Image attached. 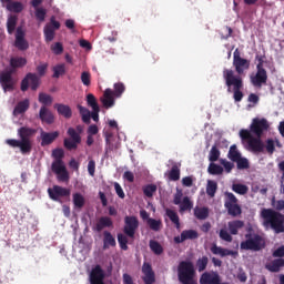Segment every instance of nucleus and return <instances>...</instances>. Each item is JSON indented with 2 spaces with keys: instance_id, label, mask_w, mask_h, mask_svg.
Here are the masks:
<instances>
[{
  "instance_id": "1",
  "label": "nucleus",
  "mask_w": 284,
  "mask_h": 284,
  "mask_svg": "<svg viewBox=\"0 0 284 284\" xmlns=\"http://www.w3.org/2000/svg\"><path fill=\"white\" fill-rule=\"evenodd\" d=\"M233 65L235 68V72L232 69L223 70V79L225 81V85L227 88V92H232L233 88V99L235 103H241L243 101V78L241 74L245 72V70H250V60L241 57V52L236 49L233 53Z\"/></svg>"
},
{
  "instance_id": "2",
  "label": "nucleus",
  "mask_w": 284,
  "mask_h": 284,
  "mask_svg": "<svg viewBox=\"0 0 284 284\" xmlns=\"http://www.w3.org/2000/svg\"><path fill=\"white\" fill-rule=\"evenodd\" d=\"M265 132H270V121L265 118H254L250 124V130H240V139L246 150L261 153L265 150V144L261 140Z\"/></svg>"
},
{
  "instance_id": "3",
  "label": "nucleus",
  "mask_w": 284,
  "mask_h": 284,
  "mask_svg": "<svg viewBox=\"0 0 284 284\" xmlns=\"http://www.w3.org/2000/svg\"><path fill=\"white\" fill-rule=\"evenodd\" d=\"M37 134V129L22 126L18 130L20 140L8 139L6 140L7 145L10 148H20L21 154H30L32 152V142L30 139Z\"/></svg>"
},
{
  "instance_id": "4",
  "label": "nucleus",
  "mask_w": 284,
  "mask_h": 284,
  "mask_svg": "<svg viewBox=\"0 0 284 284\" xmlns=\"http://www.w3.org/2000/svg\"><path fill=\"white\" fill-rule=\"evenodd\" d=\"M261 216L264 220V225H270L275 234H283L284 232V215L272 209H263Z\"/></svg>"
},
{
  "instance_id": "5",
  "label": "nucleus",
  "mask_w": 284,
  "mask_h": 284,
  "mask_svg": "<svg viewBox=\"0 0 284 284\" xmlns=\"http://www.w3.org/2000/svg\"><path fill=\"white\" fill-rule=\"evenodd\" d=\"M196 271L194 270V263L190 261H182L178 266V278L182 284H196L194 276Z\"/></svg>"
},
{
  "instance_id": "6",
  "label": "nucleus",
  "mask_w": 284,
  "mask_h": 284,
  "mask_svg": "<svg viewBox=\"0 0 284 284\" xmlns=\"http://www.w3.org/2000/svg\"><path fill=\"white\" fill-rule=\"evenodd\" d=\"M246 241L241 242L240 247L241 250H252L253 252H260V250H263L265 247V241H263V237L258 234H246L245 235Z\"/></svg>"
},
{
  "instance_id": "7",
  "label": "nucleus",
  "mask_w": 284,
  "mask_h": 284,
  "mask_svg": "<svg viewBox=\"0 0 284 284\" xmlns=\"http://www.w3.org/2000/svg\"><path fill=\"white\" fill-rule=\"evenodd\" d=\"M13 70L4 69L0 72V85L3 92H14V87L17 85V80L12 75Z\"/></svg>"
},
{
  "instance_id": "8",
  "label": "nucleus",
  "mask_w": 284,
  "mask_h": 284,
  "mask_svg": "<svg viewBox=\"0 0 284 284\" xmlns=\"http://www.w3.org/2000/svg\"><path fill=\"white\" fill-rule=\"evenodd\" d=\"M67 134L69 138L64 139L63 141L65 150H77V148H79L81 143V134H79V132H77V129L72 126L68 129Z\"/></svg>"
},
{
  "instance_id": "9",
  "label": "nucleus",
  "mask_w": 284,
  "mask_h": 284,
  "mask_svg": "<svg viewBox=\"0 0 284 284\" xmlns=\"http://www.w3.org/2000/svg\"><path fill=\"white\" fill-rule=\"evenodd\" d=\"M136 230H139V217L134 215H126L124 217L123 227V233L125 234V236H129V239H134Z\"/></svg>"
},
{
  "instance_id": "10",
  "label": "nucleus",
  "mask_w": 284,
  "mask_h": 284,
  "mask_svg": "<svg viewBox=\"0 0 284 284\" xmlns=\"http://www.w3.org/2000/svg\"><path fill=\"white\" fill-rule=\"evenodd\" d=\"M48 194L51 201L61 203V199L70 197L71 191L70 189L60 185H53L52 187L48 189Z\"/></svg>"
},
{
  "instance_id": "11",
  "label": "nucleus",
  "mask_w": 284,
  "mask_h": 284,
  "mask_svg": "<svg viewBox=\"0 0 284 284\" xmlns=\"http://www.w3.org/2000/svg\"><path fill=\"white\" fill-rule=\"evenodd\" d=\"M51 170L58 176V181H70V174L68 173V169H65V163L63 160H54L51 164Z\"/></svg>"
},
{
  "instance_id": "12",
  "label": "nucleus",
  "mask_w": 284,
  "mask_h": 284,
  "mask_svg": "<svg viewBox=\"0 0 284 284\" xmlns=\"http://www.w3.org/2000/svg\"><path fill=\"white\" fill-rule=\"evenodd\" d=\"M39 83L40 79L37 73H28L21 81L20 90L22 92H28V88H30L31 84V90L34 92L39 89Z\"/></svg>"
},
{
  "instance_id": "13",
  "label": "nucleus",
  "mask_w": 284,
  "mask_h": 284,
  "mask_svg": "<svg viewBox=\"0 0 284 284\" xmlns=\"http://www.w3.org/2000/svg\"><path fill=\"white\" fill-rule=\"evenodd\" d=\"M59 28H61V23L57 21V18L54 16H52L50 18V23H47L43 30L44 40L47 43H50V41H54V31L59 30Z\"/></svg>"
},
{
  "instance_id": "14",
  "label": "nucleus",
  "mask_w": 284,
  "mask_h": 284,
  "mask_svg": "<svg viewBox=\"0 0 284 284\" xmlns=\"http://www.w3.org/2000/svg\"><path fill=\"white\" fill-rule=\"evenodd\" d=\"M90 284H105V271L101 265H95L89 274Z\"/></svg>"
},
{
  "instance_id": "15",
  "label": "nucleus",
  "mask_w": 284,
  "mask_h": 284,
  "mask_svg": "<svg viewBox=\"0 0 284 284\" xmlns=\"http://www.w3.org/2000/svg\"><path fill=\"white\" fill-rule=\"evenodd\" d=\"M14 47L18 48L21 52H24V50L30 48V43H28V40H26V31L22 27H18L16 30Z\"/></svg>"
},
{
  "instance_id": "16",
  "label": "nucleus",
  "mask_w": 284,
  "mask_h": 284,
  "mask_svg": "<svg viewBox=\"0 0 284 284\" xmlns=\"http://www.w3.org/2000/svg\"><path fill=\"white\" fill-rule=\"evenodd\" d=\"M256 74L251 77V83L254 88H263L267 83V70L256 69Z\"/></svg>"
},
{
  "instance_id": "17",
  "label": "nucleus",
  "mask_w": 284,
  "mask_h": 284,
  "mask_svg": "<svg viewBox=\"0 0 284 284\" xmlns=\"http://www.w3.org/2000/svg\"><path fill=\"white\" fill-rule=\"evenodd\" d=\"M195 239H199V232L194 230H184L182 231L181 236L174 237V243L179 245L185 243V241H195Z\"/></svg>"
},
{
  "instance_id": "18",
  "label": "nucleus",
  "mask_w": 284,
  "mask_h": 284,
  "mask_svg": "<svg viewBox=\"0 0 284 284\" xmlns=\"http://www.w3.org/2000/svg\"><path fill=\"white\" fill-rule=\"evenodd\" d=\"M142 273L144 274L143 281L145 284H154L156 277L154 275V270H152V264L144 262L142 265Z\"/></svg>"
},
{
  "instance_id": "19",
  "label": "nucleus",
  "mask_w": 284,
  "mask_h": 284,
  "mask_svg": "<svg viewBox=\"0 0 284 284\" xmlns=\"http://www.w3.org/2000/svg\"><path fill=\"white\" fill-rule=\"evenodd\" d=\"M40 138H41L42 148H45V145H52V143H54V141L59 139V131H54V132L41 131Z\"/></svg>"
},
{
  "instance_id": "20",
  "label": "nucleus",
  "mask_w": 284,
  "mask_h": 284,
  "mask_svg": "<svg viewBox=\"0 0 284 284\" xmlns=\"http://www.w3.org/2000/svg\"><path fill=\"white\" fill-rule=\"evenodd\" d=\"M39 119L42 123H47V125L54 123V114H52V111L45 108V105L40 108Z\"/></svg>"
},
{
  "instance_id": "21",
  "label": "nucleus",
  "mask_w": 284,
  "mask_h": 284,
  "mask_svg": "<svg viewBox=\"0 0 284 284\" xmlns=\"http://www.w3.org/2000/svg\"><path fill=\"white\" fill-rule=\"evenodd\" d=\"M221 283V276L219 273H203L200 277V284H219Z\"/></svg>"
},
{
  "instance_id": "22",
  "label": "nucleus",
  "mask_w": 284,
  "mask_h": 284,
  "mask_svg": "<svg viewBox=\"0 0 284 284\" xmlns=\"http://www.w3.org/2000/svg\"><path fill=\"white\" fill-rule=\"evenodd\" d=\"M211 252L212 254H215L216 256H221L222 258L225 256H236L239 254V252L236 251L223 248L221 246H217L216 244H213L211 246Z\"/></svg>"
},
{
  "instance_id": "23",
  "label": "nucleus",
  "mask_w": 284,
  "mask_h": 284,
  "mask_svg": "<svg viewBox=\"0 0 284 284\" xmlns=\"http://www.w3.org/2000/svg\"><path fill=\"white\" fill-rule=\"evenodd\" d=\"M10 68L7 70H13V74L17 72L18 68H23L28 64V60L23 57H13L10 59Z\"/></svg>"
},
{
  "instance_id": "24",
  "label": "nucleus",
  "mask_w": 284,
  "mask_h": 284,
  "mask_svg": "<svg viewBox=\"0 0 284 284\" xmlns=\"http://www.w3.org/2000/svg\"><path fill=\"white\" fill-rule=\"evenodd\" d=\"M101 103L103 108L110 110L114 105V94L112 93V89H105L103 93V98H101Z\"/></svg>"
},
{
  "instance_id": "25",
  "label": "nucleus",
  "mask_w": 284,
  "mask_h": 284,
  "mask_svg": "<svg viewBox=\"0 0 284 284\" xmlns=\"http://www.w3.org/2000/svg\"><path fill=\"white\" fill-rule=\"evenodd\" d=\"M54 109L64 119H72V109L68 104L55 103Z\"/></svg>"
},
{
  "instance_id": "26",
  "label": "nucleus",
  "mask_w": 284,
  "mask_h": 284,
  "mask_svg": "<svg viewBox=\"0 0 284 284\" xmlns=\"http://www.w3.org/2000/svg\"><path fill=\"white\" fill-rule=\"evenodd\" d=\"M103 250H109L110 247H116V240L110 233V231L103 232Z\"/></svg>"
},
{
  "instance_id": "27",
  "label": "nucleus",
  "mask_w": 284,
  "mask_h": 284,
  "mask_svg": "<svg viewBox=\"0 0 284 284\" xmlns=\"http://www.w3.org/2000/svg\"><path fill=\"white\" fill-rule=\"evenodd\" d=\"M243 227H245V222L241 220H234L229 222V232L233 236H236V234H239V230H243Z\"/></svg>"
},
{
  "instance_id": "28",
  "label": "nucleus",
  "mask_w": 284,
  "mask_h": 284,
  "mask_svg": "<svg viewBox=\"0 0 284 284\" xmlns=\"http://www.w3.org/2000/svg\"><path fill=\"white\" fill-rule=\"evenodd\" d=\"M165 214L171 223L175 225L176 230H181V219L179 217V214L172 209H166Z\"/></svg>"
},
{
  "instance_id": "29",
  "label": "nucleus",
  "mask_w": 284,
  "mask_h": 284,
  "mask_svg": "<svg viewBox=\"0 0 284 284\" xmlns=\"http://www.w3.org/2000/svg\"><path fill=\"white\" fill-rule=\"evenodd\" d=\"M30 109V100L26 99L23 101L18 102L13 110V114H26Z\"/></svg>"
},
{
  "instance_id": "30",
  "label": "nucleus",
  "mask_w": 284,
  "mask_h": 284,
  "mask_svg": "<svg viewBox=\"0 0 284 284\" xmlns=\"http://www.w3.org/2000/svg\"><path fill=\"white\" fill-rule=\"evenodd\" d=\"M112 225H113V222L111 217L102 216L99 219L95 225V230L97 232H102L104 227H112Z\"/></svg>"
},
{
  "instance_id": "31",
  "label": "nucleus",
  "mask_w": 284,
  "mask_h": 284,
  "mask_svg": "<svg viewBox=\"0 0 284 284\" xmlns=\"http://www.w3.org/2000/svg\"><path fill=\"white\" fill-rule=\"evenodd\" d=\"M281 267H284V258H276L270 264H266V270H268V272H281Z\"/></svg>"
},
{
  "instance_id": "32",
  "label": "nucleus",
  "mask_w": 284,
  "mask_h": 284,
  "mask_svg": "<svg viewBox=\"0 0 284 284\" xmlns=\"http://www.w3.org/2000/svg\"><path fill=\"white\" fill-rule=\"evenodd\" d=\"M180 205V214H183V212H191L192 207H194V203L192 200H190V196H184L182 199V203Z\"/></svg>"
},
{
  "instance_id": "33",
  "label": "nucleus",
  "mask_w": 284,
  "mask_h": 284,
  "mask_svg": "<svg viewBox=\"0 0 284 284\" xmlns=\"http://www.w3.org/2000/svg\"><path fill=\"white\" fill-rule=\"evenodd\" d=\"M216 190H219V184L214 180H209L206 183V194L211 199L216 196Z\"/></svg>"
},
{
  "instance_id": "34",
  "label": "nucleus",
  "mask_w": 284,
  "mask_h": 284,
  "mask_svg": "<svg viewBox=\"0 0 284 284\" xmlns=\"http://www.w3.org/2000/svg\"><path fill=\"white\" fill-rule=\"evenodd\" d=\"M194 216L197 217L199 221H205L207 216H210V209L207 207H195Z\"/></svg>"
},
{
  "instance_id": "35",
  "label": "nucleus",
  "mask_w": 284,
  "mask_h": 284,
  "mask_svg": "<svg viewBox=\"0 0 284 284\" xmlns=\"http://www.w3.org/2000/svg\"><path fill=\"white\" fill-rule=\"evenodd\" d=\"M123 92H125V84L122 82H116L113 84L112 94L115 99H121V97H123Z\"/></svg>"
},
{
  "instance_id": "36",
  "label": "nucleus",
  "mask_w": 284,
  "mask_h": 284,
  "mask_svg": "<svg viewBox=\"0 0 284 284\" xmlns=\"http://www.w3.org/2000/svg\"><path fill=\"white\" fill-rule=\"evenodd\" d=\"M19 18L17 16H10L7 20V31L9 34H13L17 30V21Z\"/></svg>"
},
{
  "instance_id": "37",
  "label": "nucleus",
  "mask_w": 284,
  "mask_h": 284,
  "mask_svg": "<svg viewBox=\"0 0 284 284\" xmlns=\"http://www.w3.org/2000/svg\"><path fill=\"white\" fill-rule=\"evenodd\" d=\"M207 172H209V174H212L213 176H219V175L223 174V166H221L214 162H211L209 164Z\"/></svg>"
},
{
  "instance_id": "38",
  "label": "nucleus",
  "mask_w": 284,
  "mask_h": 284,
  "mask_svg": "<svg viewBox=\"0 0 284 284\" xmlns=\"http://www.w3.org/2000/svg\"><path fill=\"white\" fill-rule=\"evenodd\" d=\"M149 246L153 254H156V256H161V254H163V246L155 240H150Z\"/></svg>"
},
{
  "instance_id": "39",
  "label": "nucleus",
  "mask_w": 284,
  "mask_h": 284,
  "mask_svg": "<svg viewBox=\"0 0 284 284\" xmlns=\"http://www.w3.org/2000/svg\"><path fill=\"white\" fill-rule=\"evenodd\" d=\"M232 190L235 192V194H240L241 196H245V194L250 192V187L241 183L232 184Z\"/></svg>"
},
{
  "instance_id": "40",
  "label": "nucleus",
  "mask_w": 284,
  "mask_h": 284,
  "mask_svg": "<svg viewBox=\"0 0 284 284\" xmlns=\"http://www.w3.org/2000/svg\"><path fill=\"white\" fill-rule=\"evenodd\" d=\"M73 205L78 210H81L85 205V197L81 193H73Z\"/></svg>"
},
{
  "instance_id": "41",
  "label": "nucleus",
  "mask_w": 284,
  "mask_h": 284,
  "mask_svg": "<svg viewBox=\"0 0 284 284\" xmlns=\"http://www.w3.org/2000/svg\"><path fill=\"white\" fill-rule=\"evenodd\" d=\"M227 158L230 159V161H233V163L235 161H239V159L241 158V152H239V149L236 148V144H233V145L230 146Z\"/></svg>"
},
{
  "instance_id": "42",
  "label": "nucleus",
  "mask_w": 284,
  "mask_h": 284,
  "mask_svg": "<svg viewBox=\"0 0 284 284\" xmlns=\"http://www.w3.org/2000/svg\"><path fill=\"white\" fill-rule=\"evenodd\" d=\"M225 201H224V207H227L230 205H235L239 203V199H236V195L232 192H225L224 193Z\"/></svg>"
},
{
  "instance_id": "43",
  "label": "nucleus",
  "mask_w": 284,
  "mask_h": 284,
  "mask_svg": "<svg viewBox=\"0 0 284 284\" xmlns=\"http://www.w3.org/2000/svg\"><path fill=\"white\" fill-rule=\"evenodd\" d=\"M7 10H9V12H23V3L18 2V1H13L10 2L9 4L6 6Z\"/></svg>"
},
{
  "instance_id": "44",
  "label": "nucleus",
  "mask_w": 284,
  "mask_h": 284,
  "mask_svg": "<svg viewBox=\"0 0 284 284\" xmlns=\"http://www.w3.org/2000/svg\"><path fill=\"white\" fill-rule=\"evenodd\" d=\"M225 210H227L230 216H240V214H242L241 205H239V203L225 206Z\"/></svg>"
},
{
  "instance_id": "45",
  "label": "nucleus",
  "mask_w": 284,
  "mask_h": 284,
  "mask_svg": "<svg viewBox=\"0 0 284 284\" xmlns=\"http://www.w3.org/2000/svg\"><path fill=\"white\" fill-rule=\"evenodd\" d=\"M169 179L170 181H179L181 179V169L176 164L171 168Z\"/></svg>"
},
{
  "instance_id": "46",
  "label": "nucleus",
  "mask_w": 284,
  "mask_h": 284,
  "mask_svg": "<svg viewBox=\"0 0 284 284\" xmlns=\"http://www.w3.org/2000/svg\"><path fill=\"white\" fill-rule=\"evenodd\" d=\"M143 194L148 199H152L154 196V193H156V185L155 184H149L143 186Z\"/></svg>"
},
{
  "instance_id": "47",
  "label": "nucleus",
  "mask_w": 284,
  "mask_h": 284,
  "mask_svg": "<svg viewBox=\"0 0 284 284\" xmlns=\"http://www.w3.org/2000/svg\"><path fill=\"white\" fill-rule=\"evenodd\" d=\"M207 263H210V260L207 256H202L196 261V268L199 272H205L207 270Z\"/></svg>"
},
{
  "instance_id": "48",
  "label": "nucleus",
  "mask_w": 284,
  "mask_h": 284,
  "mask_svg": "<svg viewBox=\"0 0 284 284\" xmlns=\"http://www.w3.org/2000/svg\"><path fill=\"white\" fill-rule=\"evenodd\" d=\"M220 156H221V151H219V148H216V145H213L209 153V161L211 163H215V161H219Z\"/></svg>"
},
{
  "instance_id": "49",
  "label": "nucleus",
  "mask_w": 284,
  "mask_h": 284,
  "mask_svg": "<svg viewBox=\"0 0 284 284\" xmlns=\"http://www.w3.org/2000/svg\"><path fill=\"white\" fill-rule=\"evenodd\" d=\"M234 163H236L237 170H250V160L246 158L241 156L240 159L235 160Z\"/></svg>"
},
{
  "instance_id": "50",
  "label": "nucleus",
  "mask_w": 284,
  "mask_h": 284,
  "mask_svg": "<svg viewBox=\"0 0 284 284\" xmlns=\"http://www.w3.org/2000/svg\"><path fill=\"white\" fill-rule=\"evenodd\" d=\"M150 230H153V232H159V230H161V220H154V219H149L146 221Z\"/></svg>"
},
{
  "instance_id": "51",
  "label": "nucleus",
  "mask_w": 284,
  "mask_h": 284,
  "mask_svg": "<svg viewBox=\"0 0 284 284\" xmlns=\"http://www.w3.org/2000/svg\"><path fill=\"white\" fill-rule=\"evenodd\" d=\"M62 74H65V64H58L53 68V79H59V77H62Z\"/></svg>"
},
{
  "instance_id": "52",
  "label": "nucleus",
  "mask_w": 284,
  "mask_h": 284,
  "mask_svg": "<svg viewBox=\"0 0 284 284\" xmlns=\"http://www.w3.org/2000/svg\"><path fill=\"white\" fill-rule=\"evenodd\" d=\"M39 101L42 103V105H52V95L48 93H40L39 94Z\"/></svg>"
},
{
  "instance_id": "53",
  "label": "nucleus",
  "mask_w": 284,
  "mask_h": 284,
  "mask_svg": "<svg viewBox=\"0 0 284 284\" xmlns=\"http://www.w3.org/2000/svg\"><path fill=\"white\" fill-rule=\"evenodd\" d=\"M81 82L83 83V85H85L87 88H90L91 83H92V75L90 74V72L88 71H83L81 73Z\"/></svg>"
},
{
  "instance_id": "54",
  "label": "nucleus",
  "mask_w": 284,
  "mask_h": 284,
  "mask_svg": "<svg viewBox=\"0 0 284 284\" xmlns=\"http://www.w3.org/2000/svg\"><path fill=\"white\" fill-rule=\"evenodd\" d=\"M87 103H88L89 108H92V110H97L99 108V103L97 102V98L92 93H89L87 95Z\"/></svg>"
},
{
  "instance_id": "55",
  "label": "nucleus",
  "mask_w": 284,
  "mask_h": 284,
  "mask_svg": "<svg viewBox=\"0 0 284 284\" xmlns=\"http://www.w3.org/2000/svg\"><path fill=\"white\" fill-rule=\"evenodd\" d=\"M118 243L121 250L128 251V236L123 233L118 234Z\"/></svg>"
},
{
  "instance_id": "56",
  "label": "nucleus",
  "mask_w": 284,
  "mask_h": 284,
  "mask_svg": "<svg viewBox=\"0 0 284 284\" xmlns=\"http://www.w3.org/2000/svg\"><path fill=\"white\" fill-rule=\"evenodd\" d=\"M220 239H221L222 241H225L226 243H232V241H233V239H232V233L230 234V233L227 232V230H225V229H221V230H220Z\"/></svg>"
},
{
  "instance_id": "57",
  "label": "nucleus",
  "mask_w": 284,
  "mask_h": 284,
  "mask_svg": "<svg viewBox=\"0 0 284 284\" xmlns=\"http://www.w3.org/2000/svg\"><path fill=\"white\" fill-rule=\"evenodd\" d=\"M220 163H221V165H223V168L227 174H230V172H232V170H234V163H232L225 159H221Z\"/></svg>"
},
{
  "instance_id": "58",
  "label": "nucleus",
  "mask_w": 284,
  "mask_h": 284,
  "mask_svg": "<svg viewBox=\"0 0 284 284\" xmlns=\"http://www.w3.org/2000/svg\"><path fill=\"white\" fill-rule=\"evenodd\" d=\"M265 149L267 154H274V152H276V145L274 144V140L267 139Z\"/></svg>"
},
{
  "instance_id": "59",
  "label": "nucleus",
  "mask_w": 284,
  "mask_h": 284,
  "mask_svg": "<svg viewBox=\"0 0 284 284\" xmlns=\"http://www.w3.org/2000/svg\"><path fill=\"white\" fill-rule=\"evenodd\" d=\"M45 14H48V11H45V9L43 8L36 9V18L38 19V21L40 22L45 21Z\"/></svg>"
},
{
  "instance_id": "60",
  "label": "nucleus",
  "mask_w": 284,
  "mask_h": 284,
  "mask_svg": "<svg viewBox=\"0 0 284 284\" xmlns=\"http://www.w3.org/2000/svg\"><path fill=\"white\" fill-rule=\"evenodd\" d=\"M52 156L55 161H63V156H65V152L63 149H55L52 151Z\"/></svg>"
},
{
  "instance_id": "61",
  "label": "nucleus",
  "mask_w": 284,
  "mask_h": 284,
  "mask_svg": "<svg viewBox=\"0 0 284 284\" xmlns=\"http://www.w3.org/2000/svg\"><path fill=\"white\" fill-rule=\"evenodd\" d=\"M51 50L53 54H63V44L61 42H55L54 44L51 45Z\"/></svg>"
},
{
  "instance_id": "62",
  "label": "nucleus",
  "mask_w": 284,
  "mask_h": 284,
  "mask_svg": "<svg viewBox=\"0 0 284 284\" xmlns=\"http://www.w3.org/2000/svg\"><path fill=\"white\" fill-rule=\"evenodd\" d=\"M272 205L277 210V212H282L284 210V200L276 201L275 197L272 199Z\"/></svg>"
},
{
  "instance_id": "63",
  "label": "nucleus",
  "mask_w": 284,
  "mask_h": 284,
  "mask_svg": "<svg viewBox=\"0 0 284 284\" xmlns=\"http://www.w3.org/2000/svg\"><path fill=\"white\" fill-rule=\"evenodd\" d=\"M273 257H274V258H283V257H284V245L277 247V248L273 252Z\"/></svg>"
},
{
  "instance_id": "64",
  "label": "nucleus",
  "mask_w": 284,
  "mask_h": 284,
  "mask_svg": "<svg viewBox=\"0 0 284 284\" xmlns=\"http://www.w3.org/2000/svg\"><path fill=\"white\" fill-rule=\"evenodd\" d=\"M122 281H123V284H135L134 280L132 278V275H130L128 273H124L122 275Z\"/></svg>"
}]
</instances>
